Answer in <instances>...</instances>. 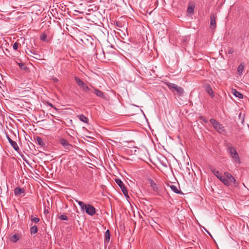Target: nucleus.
Returning a JSON list of instances; mask_svg holds the SVG:
<instances>
[{
    "label": "nucleus",
    "instance_id": "f257e3e1",
    "mask_svg": "<svg viewBox=\"0 0 249 249\" xmlns=\"http://www.w3.org/2000/svg\"><path fill=\"white\" fill-rule=\"evenodd\" d=\"M219 180L227 186H230L232 183H234L235 186H237L235 178L230 173L225 172L224 176L220 177Z\"/></svg>",
    "mask_w": 249,
    "mask_h": 249
},
{
    "label": "nucleus",
    "instance_id": "f03ea898",
    "mask_svg": "<svg viewBox=\"0 0 249 249\" xmlns=\"http://www.w3.org/2000/svg\"><path fill=\"white\" fill-rule=\"evenodd\" d=\"M227 150L235 162L240 163V157L235 147L232 146L231 144H228L227 145Z\"/></svg>",
    "mask_w": 249,
    "mask_h": 249
},
{
    "label": "nucleus",
    "instance_id": "7ed1b4c3",
    "mask_svg": "<svg viewBox=\"0 0 249 249\" xmlns=\"http://www.w3.org/2000/svg\"><path fill=\"white\" fill-rule=\"evenodd\" d=\"M166 85L172 92L174 93L175 92H177V93L180 96L183 95L184 91L182 87L169 82L167 83Z\"/></svg>",
    "mask_w": 249,
    "mask_h": 249
},
{
    "label": "nucleus",
    "instance_id": "20e7f679",
    "mask_svg": "<svg viewBox=\"0 0 249 249\" xmlns=\"http://www.w3.org/2000/svg\"><path fill=\"white\" fill-rule=\"evenodd\" d=\"M210 122L213 128L219 133H222L225 132L224 126L214 119H211Z\"/></svg>",
    "mask_w": 249,
    "mask_h": 249
},
{
    "label": "nucleus",
    "instance_id": "39448f33",
    "mask_svg": "<svg viewBox=\"0 0 249 249\" xmlns=\"http://www.w3.org/2000/svg\"><path fill=\"white\" fill-rule=\"evenodd\" d=\"M74 78L77 85L82 89L84 92L87 93L89 91L92 92L91 88L88 87L79 77L75 76Z\"/></svg>",
    "mask_w": 249,
    "mask_h": 249
},
{
    "label": "nucleus",
    "instance_id": "423d86ee",
    "mask_svg": "<svg viewBox=\"0 0 249 249\" xmlns=\"http://www.w3.org/2000/svg\"><path fill=\"white\" fill-rule=\"evenodd\" d=\"M59 142L63 146L66 152L70 151L72 148V145L65 139H59Z\"/></svg>",
    "mask_w": 249,
    "mask_h": 249
},
{
    "label": "nucleus",
    "instance_id": "0eeeda50",
    "mask_svg": "<svg viewBox=\"0 0 249 249\" xmlns=\"http://www.w3.org/2000/svg\"><path fill=\"white\" fill-rule=\"evenodd\" d=\"M115 181L116 183L118 185V186L120 187L124 195L125 196L128 197L127 190L126 187H125L124 183L122 181V180L119 178H116Z\"/></svg>",
    "mask_w": 249,
    "mask_h": 249
},
{
    "label": "nucleus",
    "instance_id": "6e6552de",
    "mask_svg": "<svg viewBox=\"0 0 249 249\" xmlns=\"http://www.w3.org/2000/svg\"><path fill=\"white\" fill-rule=\"evenodd\" d=\"M84 210L87 214L90 216L93 215L96 213L95 208L90 204H87Z\"/></svg>",
    "mask_w": 249,
    "mask_h": 249
},
{
    "label": "nucleus",
    "instance_id": "1a4fd4ad",
    "mask_svg": "<svg viewBox=\"0 0 249 249\" xmlns=\"http://www.w3.org/2000/svg\"><path fill=\"white\" fill-rule=\"evenodd\" d=\"M195 3L194 2H190L188 6L187 12L189 15H193L194 14V10L195 8Z\"/></svg>",
    "mask_w": 249,
    "mask_h": 249
},
{
    "label": "nucleus",
    "instance_id": "9d476101",
    "mask_svg": "<svg viewBox=\"0 0 249 249\" xmlns=\"http://www.w3.org/2000/svg\"><path fill=\"white\" fill-rule=\"evenodd\" d=\"M6 137L9 143L11 144V146L15 149V150H16V151H18L19 150V149L17 142L11 140L9 135H7Z\"/></svg>",
    "mask_w": 249,
    "mask_h": 249
},
{
    "label": "nucleus",
    "instance_id": "9b49d317",
    "mask_svg": "<svg viewBox=\"0 0 249 249\" xmlns=\"http://www.w3.org/2000/svg\"><path fill=\"white\" fill-rule=\"evenodd\" d=\"M216 17H215L214 14H212L210 17V28L211 29H214L216 28Z\"/></svg>",
    "mask_w": 249,
    "mask_h": 249
},
{
    "label": "nucleus",
    "instance_id": "f8f14e48",
    "mask_svg": "<svg viewBox=\"0 0 249 249\" xmlns=\"http://www.w3.org/2000/svg\"><path fill=\"white\" fill-rule=\"evenodd\" d=\"M149 182L153 190L155 192H159V188L156 183L151 179H149Z\"/></svg>",
    "mask_w": 249,
    "mask_h": 249
},
{
    "label": "nucleus",
    "instance_id": "ddd939ff",
    "mask_svg": "<svg viewBox=\"0 0 249 249\" xmlns=\"http://www.w3.org/2000/svg\"><path fill=\"white\" fill-rule=\"evenodd\" d=\"M91 88L93 89L94 90V93L96 94V95L99 97L104 98V93L99 90L97 89L94 88L93 87L91 86Z\"/></svg>",
    "mask_w": 249,
    "mask_h": 249
},
{
    "label": "nucleus",
    "instance_id": "4468645a",
    "mask_svg": "<svg viewBox=\"0 0 249 249\" xmlns=\"http://www.w3.org/2000/svg\"><path fill=\"white\" fill-rule=\"evenodd\" d=\"M205 89L207 92L211 96V97L213 98L214 96L213 90L210 85H207L206 86Z\"/></svg>",
    "mask_w": 249,
    "mask_h": 249
},
{
    "label": "nucleus",
    "instance_id": "2eb2a0df",
    "mask_svg": "<svg viewBox=\"0 0 249 249\" xmlns=\"http://www.w3.org/2000/svg\"><path fill=\"white\" fill-rule=\"evenodd\" d=\"M25 190L23 188L17 187L14 190V193L16 196H19L20 194L24 193Z\"/></svg>",
    "mask_w": 249,
    "mask_h": 249
},
{
    "label": "nucleus",
    "instance_id": "dca6fc26",
    "mask_svg": "<svg viewBox=\"0 0 249 249\" xmlns=\"http://www.w3.org/2000/svg\"><path fill=\"white\" fill-rule=\"evenodd\" d=\"M110 239V232L108 230H107L106 232L105 235V244H108L109 242Z\"/></svg>",
    "mask_w": 249,
    "mask_h": 249
},
{
    "label": "nucleus",
    "instance_id": "f3484780",
    "mask_svg": "<svg viewBox=\"0 0 249 249\" xmlns=\"http://www.w3.org/2000/svg\"><path fill=\"white\" fill-rule=\"evenodd\" d=\"M211 171L213 172V173L219 179L220 177H223L222 175H221L219 172L215 168L213 167H210Z\"/></svg>",
    "mask_w": 249,
    "mask_h": 249
},
{
    "label": "nucleus",
    "instance_id": "a211bd4d",
    "mask_svg": "<svg viewBox=\"0 0 249 249\" xmlns=\"http://www.w3.org/2000/svg\"><path fill=\"white\" fill-rule=\"evenodd\" d=\"M20 235L18 233H16L11 238V241L13 243L17 242L20 238Z\"/></svg>",
    "mask_w": 249,
    "mask_h": 249
},
{
    "label": "nucleus",
    "instance_id": "6ab92c4d",
    "mask_svg": "<svg viewBox=\"0 0 249 249\" xmlns=\"http://www.w3.org/2000/svg\"><path fill=\"white\" fill-rule=\"evenodd\" d=\"M232 93L235 97L239 98H243V94L240 92L237 91L235 89H232Z\"/></svg>",
    "mask_w": 249,
    "mask_h": 249
},
{
    "label": "nucleus",
    "instance_id": "aec40b11",
    "mask_svg": "<svg viewBox=\"0 0 249 249\" xmlns=\"http://www.w3.org/2000/svg\"><path fill=\"white\" fill-rule=\"evenodd\" d=\"M36 141L37 144L39 145H40L41 147H43L45 145V143H44L43 140L40 137H36Z\"/></svg>",
    "mask_w": 249,
    "mask_h": 249
},
{
    "label": "nucleus",
    "instance_id": "412c9836",
    "mask_svg": "<svg viewBox=\"0 0 249 249\" xmlns=\"http://www.w3.org/2000/svg\"><path fill=\"white\" fill-rule=\"evenodd\" d=\"M77 118L82 122L87 123L88 122V119L83 114H81L77 116Z\"/></svg>",
    "mask_w": 249,
    "mask_h": 249
},
{
    "label": "nucleus",
    "instance_id": "4be33fe9",
    "mask_svg": "<svg viewBox=\"0 0 249 249\" xmlns=\"http://www.w3.org/2000/svg\"><path fill=\"white\" fill-rule=\"evenodd\" d=\"M40 39L41 40L46 42H49V39H48L47 38V35L45 33H42L40 35Z\"/></svg>",
    "mask_w": 249,
    "mask_h": 249
},
{
    "label": "nucleus",
    "instance_id": "5701e85b",
    "mask_svg": "<svg viewBox=\"0 0 249 249\" xmlns=\"http://www.w3.org/2000/svg\"><path fill=\"white\" fill-rule=\"evenodd\" d=\"M27 54L29 55H31V54L35 55V56L33 57L36 59H37V56H39L34 50H29L28 52H27Z\"/></svg>",
    "mask_w": 249,
    "mask_h": 249
},
{
    "label": "nucleus",
    "instance_id": "b1692460",
    "mask_svg": "<svg viewBox=\"0 0 249 249\" xmlns=\"http://www.w3.org/2000/svg\"><path fill=\"white\" fill-rule=\"evenodd\" d=\"M75 201L80 206L81 210L84 211L87 205L85 204L83 202L78 200H75Z\"/></svg>",
    "mask_w": 249,
    "mask_h": 249
},
{
    "label": "nucleus",
    "instance_id": "393cba45",
    "mask_svg": "<svg viewBox=\"0 0 249 249\" xmlns=\"http://www.w3.org/2000/svg\"><path fill=\"white\" fill-rule=\"evenodd\" d=\"M244 69V65H243L242 63L238 66L237 68V71L239 73V74L241 75L242 74L243 71Z\"/></svg>",
    "mask_w": 249,
    "mask_h": 249
},
{
    "label": "nucleus",
    "instance_id": "a878e982",
    "mask_svg": "<svg viewBox=\"0 0 249 249\" xmlns=\"http://www.w3.org/2000/svg\"><path fill=\"white\" fill-rule=\"evenodd\" d=\"M38 231V228L36 226H33L30 228V232L31 234H35Z\"/></svg>",
    "mask_w": 249,
    "mask_h": 249
},
{
    "label": "nucleus",
    "instance_id": "bb28decb",
    "mask_svg": "<svg viewBox=\"0 0 249 249\" xmlns=\"http://www.w3.org/2000/svg\"><path fill=\"white\" fill-rule=\"evenodd\" d=\"M170 188L171 189V190L175 193H177V194H179L180 193V192L179 191V190H178V188L177 186H176L175 185H172L170 186Z\"/></svg>",
    "mask_w": 249,
    "mask_h": 249
},
{
    "label": "nucleus",
    "instance_id": "cd10ccee",
    "mask_svg": "<svg viewBox=\"0 0 249 249\" xmlns=\"http://www.w3.org/2000/svg\"><path fill=\"white\" fill-rule=\"evenodd\" d=\"M18 65L21 70H26L27 69L24 63L22 62L19 63Z\"/></svg>",
    "mask_w": 249,
    "mask_h": 249
},
{
    "label": "nucleus",
    "instance_id": "c85d7f7f",
    "mask_svg": "<svg viewBox=\"0 0 249 249\" xmlns=\"http://www.w3.org/2000/svg\"><path fill=\"white\" fill-rule=\"evenodd\" d=\"M59 218L62 220H67L68 217L65 214H61L59 216Z\"/></svg>",
    "mask_w": 249,
    "mask_h": 249
},
{
    "label": "nucleus",
    "instance_id": "c756f323",
    "mask_svg": "<svg viewBox=\"0 0 249 249\" xmlns=\"http://www.w3.org/2000/svg\"><path fill=\"white\" fill-rule=\"evenodd\" d=\"M31 221L35 223H38L39 221V219L37 217H33L31 219Z\"/></svg>",
    "mask_w": 249,
    "mask_h": 249
},
{
    "label": "nucleus",
    "instance_id": "7c9ffc66",
    "mask_svg": "<svg viewBox=\"0 0 249 249\" xmlns=\"http://www.w3.org/2000/svg\"><path fill=\"white\" fill-rule=\"evenodd\" d=\"M19 43H18V42H15L14 43V44H13V49L15 50H16L18 49V46H19Z\"/></svg>",
    "mask_w": 249,
    "mask_h": 249
},
{
    "label": "nucleus",
    "instance_id": "2f4dec72",
    "mask_svg": "<svg viewBox=\"0 0 249 249\" xmlns=\"http://www.w3.org/2000/svg\"><path fill=\"white\" fill-rule=\"evenodd\" d=\"M116 26L119 28H121L123 26L122 23L120 21H116Z\"/></svg>",
    "mask_w": 249,
    "mask_h": 249
},
{
    "label": "nucleus",
    "instance_id": "473e14b6",
    "mask_svg": "<svg viewBox=\"0 0 249 249\" xmlns=\"http://www.w3.org/2000/svg\"><path fill=\"white\" fill-rule=\"evenodd\" d=\"M47 105H48V106H49L50 107H52L54 108L55 110H56V109H56V108H55V107L53 106V105L52 104H51V103H48V102H47Z\"/></svg>",
    "mask_w": 249,
    "mask_h": 249
},
{
    "label": "nucleus",
    "instance_id": "72a5a7b5",
    "mask_svg": "<svg viewBox=\"0 0 249 249\" xmlns=\"http://www.w3.org/2000/svg\"><path fill=\"white\" fill-rule=\"evenodd\" d=\"M234 52V50L233 49H230L229 51H228V53L229 54H231L232 53H233Z\"/></svg>",
    "mask_w": 249,
    "mask_h": 249
},
{
    "label": "nucleus",
    "instance_id": "f704fd0d",
    "mask_svg": "<svg viewBox=\"0 0 249 249\" xmlns=\"http://www.w3.org/2000/svg\"><path fill=\"white\" fill-rule=\"evenodd\" d=\"M200 119L202 120L205 123H208V121L206 119L203 118L202 117L200 118Z\"/></svg>",
    "mask_w": 249,
    "mask_h": 249
},
{
    "label": "nucleus",
    "instance_id": "c9c22d12",
    "mask_svg": "<svg viewBox=\"0 0 249 249\" xmlns=\"http://www.w3.org/2000/svg\"><path fill=\"white\" fill-rule=\"evenodd\" d=\"M23 160H24V161H25L27 163L29 164V162H28V160H25V159H23Z\"/></svg>",
    "mask_w": 249,
    "mask_h": 249
}]
</instances>
